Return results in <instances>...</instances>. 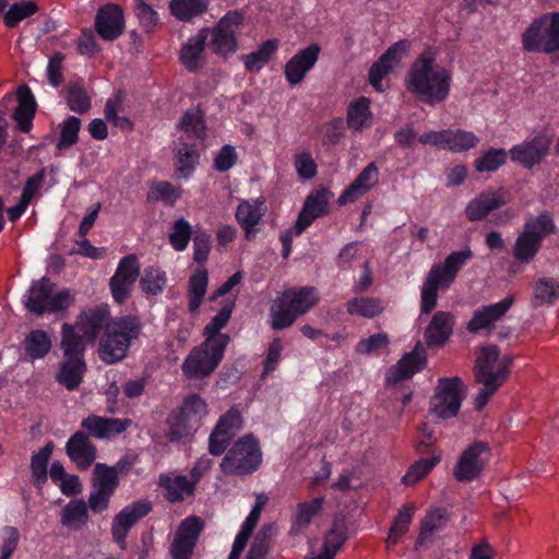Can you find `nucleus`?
I'll use <instances>...</instances> for the list:
<instances>
[{
    "mask_svg": "<svg viewBox=\"0 0 559 559\" xmlns=\"http://www.w3.org/2000/svg\"><path fill=\"white\" fill-rule=\"evenodd\" d=\"M210 5L209 0H170L169 12L180 22H192L203 15Z\"/></svg>",
    "mask_w": 559,
    "mask_h": 559,
    "instance_id": "35",
    "label": "nucleus"
},
{
    "mask_svg": "<svg viewBox=\"0 0 559 559\" xmlns=\"http://www.w3.org/2000/svg\"><path fill=\"white\" fill-rule=\"evenodd\" d=\"M323 502V497H317L310 501L298 503L292 518L290 534L298 535L302 533L309 526L311 520L320 513Z\"/></svg>",
    "mask_w": 559,
    "mask_h": 559,
    "instance_id": "34",
    "label": "nucleus"
},
{
    "mask_svg": "<svg viewBox=\"0 0 559 559\" xmlns=\"http://www.w3.org/2000/svg\"><path fill=\"white\" fill-rule=\"evenodd\" d=\"M139 275L140 263L135 254H128L119 261L117 270L109 281L111 295L117 304L121 305L129 298Z\"/></svg>",
    "mask_w": 559,
    "mask_h": 559,
    "instance_id": "12",
    "label": "nucleus"
},
{
    "mask_svg": "<svg viewBox=\"0 0 559 559\" xmlns=\"http://www.w3.org/2000/svg\"><path fill=\"white\" fill-rule=\"evenodd\" d=\"M66 452L80 469L88 468L96 460V447L83 431H76L69 438Z\"/></svg>",
    "mask_w": 559,
    "mask_h": 559,
    "instance_id": "24",
    "label": "nucleus"
},
{
    "mask_svg": "<svg viewBox=\"0 0 559 559\" xmlns=\"http://www.w3.org/2000/svg\"><path fill=\"white\" fill-rule=\"evenodd\" d=\"M508 152L504 148L490 147L475 160V168L479 173H492L506 164Z\"/></svg>",
    "mask_w": 559,
    "mask_h": 559,
    "instance_id": "51",
    "label": "nucleus"
},
{
    "mask_svg": "<svg viewBox=\"0 0 559 559\" xmlns=\"http://www.w3.org/2000/svg\"><path fill=\"white\" fill-rule=\"evenodd\" d=\"M143 331V324L135 314L111 317L100 335L98 349H129Z\"/></svg>",
    "mask_w": 559,
    "mask_h": 559,
    "instance_id": "7",
    "label": "nucleus"
},
{
    "mask_svg": "<svg viewBox=\"0 0 559 559\" xmlns=\"http://www.w3.org/2000/svg\"><path fill=\"white\" fill-rule=\"evenodd\" d=\"M53 288L55 284L47 276L33 281L23 297L25 308L37 316L67 310L74 302V297L67 288L55 294Z\"/></svg>",
    "mask_w": 559,
    "mask_h": 559,
    "instance_id": "5",
    "label": "nucleus"
},
{
    "mask_svg": "<svg viewBox=\"0 0 559 559\" xmlns=\"http://www.w3.org/2000/svg\"><path fill=\"white\" fill-rule=\"evenodd\" d=\"M346 311L350 316L372 319L383 311V306L377 297H354L346 302Z\"/></svg>",
    "mask_w": 559,
    "mask_h": 559,
    "instance_id": "42",
    "label": "nucleus"
},
{
    "mask_svg": "<svg viewBox=\"0 0 559 559\" xmlns=\"http://www.w3.org/2000/svg\"><path fill=\"white\" fill-rule=\"evenodd\" d=\"M551 144L552 138L550 135L538 133L520 144L513 145L509 155L512 162L522 165L526 169H532L549 155Z\"/></svg>",
    "mask_w": 559,
    "mask_h": 559,
    "instance_id": "10",
    "label": "nucleus"
},
{
    "mask_svg": "<svg viewBox=\"0 0 559 559\" xmlns=\"http://www.w3.org/2000/svg\"><path fill=\"white\" fill-rule=\"evenodd\" d=\"M379 181V169L374 162L368 164L338 198L340 204L353 203L366 194Z\"/></svg>",
    "mask_w": 559,
    "mask_h": 559,
    "instance_id": "26",
    "label": "nucleus"
},
{
    "mask_svg": "<svg viewBox=\"0 0 559 559\" xmlns=\"http://www.w3.org/2000/svg\"><path fill=\"white\" fill-rule=\"evenodd\" d=\"M527 227L537 236L540 237V241L551 234L557 231L556 224L551 214L547 211L540 213L537 216H531L526 219L523 230H527Z\"/></svg>",
    "mask_w": 559,
    "mask_h": 559,
    "instance_id": "54",
    "label": "nucleus"
},
{
    "mask_svg": "<svg viewBox=\"0 0 559 559\" xmlns=\"http://www.w3.org/2000/svg\"><path fill=\"white\" fill-rule=\"evenodd\" d=\"M209 283V274L205 269L198 270L189 278L188 285V309L190 312L197 311L203 302Z\"/></svg>",
    "mask_w": 559,
    "mask_h": 559,
    "instance_id": "41",
    "label": "nucleus"
},
{
    "mask_svg": "<svg viewBox=\"0 0 559 559\" xmlns=\"http://www.w3.org/2000/svg\"><path fill=\"white\" fill-rule=\"evenodd\" d=\"M167 426L168 431L166 437L169 442H178L179 440L193 435L199 429L178 411L168 416Z\"/></svg>",
    "mask_w": 559,
    "mask_h": 559,
    "instance_id": "44",
    "label": "nucleus"
},
{
    "mask_svg": "<svg viewBox=\"0 0 559 559\" xmlns=\"http://www.w3.org/2000/svg\"><path fill=\"white\" fill-rule=\"evenodd\" d=\"M110 319V310L106 304L90 308L78 317V329L83 333L86 345H94L100 338Z\"/></svg>",
    "mask_w": 559,
    "mask_h": 559,
    "instance_id": "18",
    "label": "nucleus"
},
{
    "mask_svg": "<svg viewBox=\"0 0 559 559\" xmlns=\"http://www.w3.org/2000/svg\"><path fill=\"white\" fill-rule=\"evenodd\" d=\"M81 129V119L75 116H69L60 126V138L57 142V148H68L79 141Z\"/></svg>",
    "mask_w": 559,
    "mask_h": 559,
    "instance_id": "55",
    "label": "nucleus"
},
{
    "mask_svg": "<svg viewBox=\"0 0 559 559\" xmlns=\"http://www.w3.org/2000/svg\"><path fill=\"white\" fill-rule=\"evenodd\" d=\"M534 295L539 304H552L559 297V285L552 278H540L535 285Z\"/></svg>",
    "mask_w": 559,
    "mask_h": 559,
    "instance_id": "64",
    "label": "nucleus"
},
{
    "mask_svg": "<svg viewBox=\"0 0 559 559\" xmlns=\"http://www.w3.org/2000/svg\"><path fill=\"white\" fill-rule=\"evenodd\" d=\"M152 510V504L147 500H139L126 506L118 514L115 515L111 523L112 539L120 546L126 548V538L129 531L142 518L147 515Z\"/></svg>",
    "mask_w": 559,
    "mask_h": 559,
    "instance_id": "13",
    "label": "nucleus"
},
{
    "mask_svg": "<svg viewBox=\"0 0 559 559\" xmlns=\"http://www.w3.org/2000/svg\"><path fill=\"white\" fill-rule=\"evenodd\" d=\"M320 301V294L313 286H299L285 289L270 307V322L273 330L292 326L295 321L308 313Z\"/></svg>",
    "mask_w": 559,
    "mask_h": 559,
    "instance_id": "3",
    "label": "nucleus"
},
{
    "mask_svg": "<svg viewBox=\"0 0 559 559\" xmlns=\"http://www.w3.org/2000/svg\"><path fill=\"white\" fill-rule=\"evenodd\" d=\"M207 39L209 29L207 27H202L194 36L189 37L181 45L179 61L188 72L194 73L202 67Z\"/></svg>",
    "mask_w": 559,
    "mask_h": 559,
    "instance_id": "21",
    "label": "nucleus"
},
{
    "mask_svg": "<svg viewBox=\"0 0 559 559\" xmlns=\"http://www.w3.org/2000/svg\"><path fill=\"white\" fill-rule=\"evenodd\" d=\"M16 98L17 106L12 118L21 132L28 133L33 128V119L37 109L34 94L27 85H21L16 91Z\"/></svg>",
    "mask_w": 559,
    "mask_h": 559,
    "instance_id": "27",
    "label": "nucleus"
},
{
    "mask_svg": "<svg viewBox=\"0 0 559 559\" xmlns=\"http://www.w3.org/2000/svg\"><path fill=\"white\" fill-rule=\"evenodd\" d=\"M191 238V224L183 217L176 219L169 234V243L173 249L178 252L185 251L188 248Z\"/></svg>",
    "mask_w": 559,
    "mask_h": 559,
    "instance_id": "52",
    "label": "nucleus"
},
{
    "mask_svg": "<svg viewBox=\"0 0 559 559\" xmlns=\"http://www.w3.org/2000/svg\"><path fill=\"white\" fill-rule=\"evenodd\" d=\"M440 461L439 456L421 459L413 464L403 477V483L407 486L416 484L425 477Z\"/></svg>",
    "mask_w": 559,
    "mask_h": 559,
    "instance_id": "59",
    "label": "nucleus"
},
{
    "mask_svg": "<svg viewBox=\"0 0 559 559\" xmlns=\"http://www.w3.org/2000/svg\"><path fill=\"white\" fill-rule=\"evenodd\" d=\"M522 49L528 53L559 52V12L535 17L521 35Z\"/></svg>",
    "mask_w": 559,
    "mask_h": 559,
    "instance_id": "4",
    "label": "nucleus"
},
{
    "mask_svg": "<svg viewBox=\"0 0 559 559\" xmlns=\"http://www.w3.org/2000/svg\"><path fill=\"white\" fill-rule=\"evenodd\" d=\"M129 418H107L98 415H90L82 420L81 427L87 431L88 437L108 439L120 435L131 427Z\"/></svg>",
    "mask_w": 559,
    "mask_h": 559,
    "instance_id": "20",
    "label": "nucleus"
},
{
    "mask_svg": "<svg viewBox=\"0 0 559 559\" xmlns=\"http://www.w3.org/2000/svg\"><path fill=\"white\" fill-rule=\"evenodd\" d=\"M134 13L145 33H152L160 23L159 14L144 0H134Z\"/></svg>",
    "mask_w": 559,
    "mask_h": 559,
    "instance_id": "56",
    "label": "nucleus"
},
{
    "mask_svg": "<svg viewBox=\"0 0 559 559\" xmlns=\"http://www.w3.org/2000/svg\"><path fill=\"white\" fill-rule=\"evenodd\" d=\"M278 39H267L263 41L255 51L242 56L243 64L249 72H259L267 64L272 56L277 51Z\"/></svg>",
    "mask_w": 559,
    "mask_h": 559,
    "instance_id": "38",
    "label": "nucleus"
},
{
    "mask_svg": "<svg viewBox=\"0 0 559 559\" xmlns=\"http://www.w3.org/2000/svg\"><path fill=\"white\" fill-rule=\"evenodd\" d=\"M451 81V73L437 63L436 51L427 48L411 64L404 84L418 100L436 106L449 97Z\"/></svg>",
    "mask_w": 559,
    "mask_h": 559,
    "instance_id": "1",
    "label": "nucleus"
},
{
    "mask_svg": "<svg viewBox=\"0 0 559 559\" xmlns=\"http://www.w3.org/2000/svg\"><path fill=\"white\" fill-rule=\"evenodd\" d=\"M127 466L128 464L123 460L118 461L112 467L97 463L93 473V488L114 495L119 485L118 472L123 471Z\"/></svg>",
    "mask_w": 559,
    "mask_h": 559,
    "instance_id": "32",
    "label": "nucleus"
},
{
    "mask_svg": "<svg viewBox=\"0 0 559 559\" xmlns=\"http://www.w3.org/2000/svg\"><path fill=\"white\" fill-rule=\"evenodd\" d=\"M266 206L263 200H242L236 210L235 217L245 233L248 241L255 238L260 231L259 226L263 224V216L265 215Z\"/></svg>",
    "mask_w": 559,
    "mask_h": 559,
    "instance_id": "19",
    "label": "nucleus"
},
{
    "mask_svg": "<svg viewBox=\"0 0 559 559\" xmlns=\"http://www.w3.org/2000/svg\"><path fill=\"white\" fill-rule=\"evenodd\" d=\"M504 204V198L497 192H483L467 203L465 215L469 222H478Z\"/></svg>",
    "mask_w": 559,
    "mask_h": 559,
    "instance_id": "31",
    "label": "nucleus"
},
{
    "mask_svg": "<svg viewBox=\"0 0 559 559\" xmlns=\"http://www.w3.org/2000/svg\"><path fill=\"white\" fill-rule=\"evenodd\" d=\"M427 358L425 352H407L386 374L388 382H399L413 377L425 368Z\"/></svg>",
    "mask_w": 559,
    "mask_h": 559,
    "instance_id": "30",
    "label": "nucleus"
},
{
    "mask_svg": "<svg viewBox=\"0 0 559 559\" xmlns=\"http://www.w3.org/2000/svg\"><path fill=\"white\" fill-rule=\"evenodd\" d=\"M178 412L199 428L202 419L207 415V404L198 394H190L182 401Z\"/></svg>",
    "mask_w": 559,
    "mask_h": 559,
    "instance_id": "47",
    "label": "nucleus"
},
{
    "mask_svg": "<svg viewBox=\"0 0 559 559\" xmlns=\"http://www.w3.org/2000/svg\"><path fill=\"white\" fill-rule=\"evenodd\" d=\"M167 278L164 271L159 267L150 265L143 271L140 278V286L143 292L152 295L160 294L166 285Z\"/></svg>",
    "mask_w": 559,
    "mask_h": 559,
    "instance_id": "49",
    "label": "nucleus"
},
{
    "mask_svg": "<svg viewBox=\"0 0 559 559\" xmlns=\"http://www.w3.org/2000/svg\"><path fill=\"white\" fill-rule=\"evenodd\" d=\"M62 93L64 95L67 106L71 111L79 115H85L90 111L92 107V99L82 79L68 83L63 87Z\"/></svg>",
    "mask_w": 559,
    "mask_h": 559,
    "instance_id": "33",
    "label": "nucleus"
},
{
    "mask_svg": "<svg viewBox=\"0 0 559 559\" xmlns=\"http://www.w3.org/2000/svg\"><path fill=\"white\" fill-rule=\"evenodd\" d=\"M540 237H537L528 227L516 238L513 247V257L521 263L532 261L542 247Z\"/></svg>",
    "mask_w": 559,
    "mask_h": 559,
    "instance_id": "37",
    "label": "nucleus"
},
{
    "mask_svg": "<svg viewBox=\"0 0 559 559\" xmlns=\"http://www.w3.org/2000/svg\"><path fill=\"white\" fill-rule=\"evenodd\" d=\"M242 418L237 409L224 414L209 438V451L212 455H222L230 440L241 430Z\"/></svg>",
    "mask_w": 559,
    "mask_h": 559,
    "instance_id": "15",
    "label": "nucleus"
},
{
    "mask_svg": "<svg viewBox=\"0 0 559 559\" xmlns=\"http://www.w3.org/2000/svg\"><path fill=\"white\" fill-rule=\"evenodd\" d=\"M454 317L447 311H437L427 325L424 337L428 346L445 345L453 333Z\"/></svg>",
    "mask_w": 559,
    "mask_h": 559,
    "instance_id": "28",
    "label": "nucleus"
},
{
    "mask_svg": "<svg viewBox=\"0 0 559 559\" xmlns=\"http://www.w3.org/2000/svg\"><path fill=\"white\" fill-rule=\"evenodd\" d=\"M473 257V251L468 247L463 250L453 251L444 259L442 265H433L429 272L437 276L438 280H441L444 287H449Z\"/></svg>",
    "mask_w": 559,
    "mask_h": 559,
    "instance_id": "29",
    "label": "nucleus"
},
{
    "mask_svg": "<svg viewBox=\"0 0 559 559\" xmlns=\"http://www.w3.org/2000/svg\"><path fill=\"white\" fill-rule=\"evenodd\" d=\"M38 12V5L33 1L13 3L3 15L5 26L14 28L21 21Z\"/></svg>",
    "mask_w": 559,
    "mask_h": 559,
    "instance_id": "53",
    "label": "nucleus"
},
{
    "mask_svg": "<svg viewBox=\"0 0 559 559\" xmlns=\"http://www.w3.org/2000/svg\"><path fill=\"white\" fill-rule=\"evenodd\" d=\"M243 22V16L238 11H228L223 15L213 27L209 29V47L213 53L218 57L227 58L238 49L236 37L239 26Z\"/></svg>",
    "mask_w": 559,
    "mask_h": 559,
    "instance_id": "9",
    "label": "nucleus"
},
{
    "mask_svg": "<svg viewBox=\"0 0 559 559\" xmlns=\"http://www.w3.org/2000/svg\"><path fill=\"white\" fill-rule=\"evenodd\" d=\"M347 539V526L344 519H335L331 530L326 533L322 552L334 558Z\"/></svg>",
    "mask_w": 559,
    "mask_h": 559,
    "instance_id": "45",
    "label": "nucleus"
},
{
    "mask_svg": "<svg viewBox=\"0 0 559 559\" xmlns=\"http://www.w3.org/2000/svg\"><path fill=\"white\" fill-rule=\"evenodd\" d=\"M85 370L82 352H64L56 379L66 389L72 391L82 382Z\"/></svg>",
    "mask_w": 559,
    "mask_h": 559,
    "instance_id": "25",
    "label": "nucleus"
},
{
    "mask_svg": "<svg viewBox=\"0 0 559 559\" xmlns=\"http://www.w3.org/2000/svg\"><path fill=\"white\" fill-rule=\"evenodd\" d=\"M330 197L331 192L328 189H319L307 197L302 207L308 209L312 214H318L319 218L326 213Z\"/></svg>",
    "mask_w": 559,
    "mask_h": 559,
    "instance_id": "63",
    "label": "nucleus"
},
{
    "mask_svg": "<svg viewBox=\"0 0 559 559\" xmlns=\"http://www.w3.org/2000/svg\"><path fill=\"white\" fill-rule=\"evenodd\" d=\"M95 31L99 37L107 41L118 39L126 29L124 12L119 4L106 3L96 12L94 20Z\"/></svg>",
    "mask_w": 559,
    "mask_h": 559,
    "instance_id": "14",
    "label": "nucleus"
},
{
    "mask_svg": "<svg viewBox=\"0 0 559 559\" xmlns=\"http://www.w3.org/2000/svg\"><path fill=\"white\" fill-rule=\"evenodd\" d=\"M202 528L203 521L198 516L181 522L171 544L174 559H190Z\"/></svg>",
    "mask_w": 559,
    "mask_h": 559,
    "instance_id": "17",
    "label": "nucleus"
},
{
    "mask_svg": "<svg viewBox=\"0 0 559 559\" xmlns=\"http://www.w3.org/2000/svg\"><path fill=\"white\" fill-rule=\"evenodd\" d=\"M320 51L321 47L318 44H310L286 62L284 74L289 85L295 86L304 81L308 72L314 68Z\"/></svg>",
    "mask_w": 559,
    "mask_h": 559,
    "instance_id": "16",
    "label": "nucleus"
},
{
    "mask_svg": "<svg viewBox=\"0 0 559 559\" xmlns=\"http://www.w3.org/2000/svg\"><path fill=\"white\" fill-rule=\"evenodd\" d=\"M200 155L194 144L179 143L175 150L176 171L183 178H188L199 164Z\"/></svg>",
    "mask_w": 559,
    "mask_h": 559,
    "instance_id": "40",
    "label": "nucleus"
},
{
    "mask_svg": "<svg viewBox=\"0 0 559 559\" xmlns=\"http://www.w3.org/2000/svg\"><path fill=\"white\" fill-rule=\"evenodd\" d=\"M223 358V352H190L182 364V371L189 379L210 376Z\"/></svg>",
    "mask_w": 559,
    "mask_h": 559,
    "instance_id": "22",
    "label": "nucleus"
},
{
    "mask_svg": "<svg viewBox=\"0 0 559 559\" xmlns=\"http://www.w3.org/2000/svg\"><path fill=\"white\" fill-rule=\"evenodd\" d=\"M153 199L173 206L181 198L180 189L168 181H157L151 187Z\"/></svg>",
    "mask_w": 559,
    "mask_h": 559,
    "instance_id": "61",
    "label": "nucleus"
},
{
    "mask_svg": "<svg viewBox=\"0 0 559 559\" xmlns=\"http://www.w3.org/2000/svg\"><path fill=\"white\" fill-rule=\"evenodd\" d=\"M513 304L514 297L507 296L499 302L477 309L467 323V330L472 333H476L480 330L489 329L491 324L500 320L508 312Z\"/></svg>",
    "mask_w": 559,
    "mask_h": 559,
    "instance_id": "23",
    "label": "nucleus"
},
{
    "mask_svg": "<svg viewBox=\"0 0 559 559\" xmlns=\"http://www.w3.org/2000/svg\"><path fill=\"white\" fill-rule=\"evenodd\" d=\"M88 521V509L84 500H71L61 511L60 522L71 530L82 528Z\"/></svg>",
    "mask_w": 559,
    "mask_h": 559,
    "instance_id": "39",
    "label": "nucleus"
},
{
    "mask_svg": "<svg viewBox=\"0 0 559 559\" xmlns=\"http://www.w3.org/2000/svg\"><path fill=\"white\" fill-rule=\"evenodd\" d=\"M412 47V41L408 39H400L391 45L380 57L384 63L391 64L392 70L399 67L404 57L407 56Z\"/></svg>",
    "mask_w": 559,
    "mask_h": 559,
    "instance_id": "60",
    "label": "nucleus"
},
{
    "mask_svg": "<svg viewBox=\"0 0 559 559\" xmlns=\"http://www.w3.org/2000/svg\"><path fill=\"white\" fill-rule=\"evenodd\" d=\"M512 357L507 352H483L475 360L474 379L480 385L474 403L477 409L484 408L490 397L507 382Z\"/></svg>",
    "mask_w": 559,
    "mask_h": 559,
    "instance_id": "2",
    "label": "nucleus"
},
{
    "mask_svg": "<svg viewBox=\"0 0 559 559\" xmlns=\"http://www.w3.org/2000/svg\"><path fill=\"white\" fill-rule=\"evenodd\" d=\"M159 484L167 490L169 501H180L185 496L191 495L194 490V481H190L186 476L170 477L162 475Z\"/></svg>",
    "mask_w": 559,
    "mask_h": 559,
    "instance_id": "43",
    "label": "nucleus"
},
{
    "mask_svg": "<svg viewBox=\"0 0 559 559\" xmlns=\"http://www.w3.org/2000/svg\"><path fill=\"white\" fill-rule=\"evenodd\" d=\"M441 287H444L443 282L429 272L421 287L420 310L423 313H430L437 306L438 290Z\"/></svg>",
    "mask_w": 559,
    "mask_h": 559,
    "instance_id": "50",
    "label": "nucleus"
},
{
    "mask_svg": "<svg viewBox=\"0 0 559 559\" xmlns=\"http://www.w3.org/2000/svg\"><path fill=\"white\" fill-rule=\"evenodd\" d=\"M272 532V525H265L257 533L246 559H264L270 548Z\"/></svg>",
    "mask_w": 559,
    "mask_h": 559,
    "instance_id": "58",
    "label": "nucleus"
},
{
    "mask_svg": "<svg viewBox=\"0 0 559 559\" xmlns=\"http://www.w3.org/2000/svg\"><path fill=\"white\" fill-rule=\"evenodd\" d=\"M490 451L486 443L475 442L460 455L454 466L453 475L459 481H471L484 471Z\"/></svg>",
    "mask_w": 559,
    "mask_h": 559,
    "instance_id": "11",
    "label": "nucleus"
},
{
    "mask_svg": "<svg viewBox=\"0 0 559 559\" xmlns=\"http://www.w3.org/2000/svg\"><path fill=\"white\" fill-rule=\"evenodd\" d=\"M53 450V443L48 442L36 452L31 460L32 480L38 488L47 480V465Z\"/></svg>",
    "mask_w": 559,
    "mask_h": 559,
    "instance_id": "46",
    "label": "nucleus"
},
{
    "mask_svg": "<svg viewBox=\"0 0 559 559\" xmlns=\"http://www.w3.org/2000/svg\"><path fill=\"white\" fill-rule=\"evenodd\" d=\"M467 389L461 378L439 379L436 392L430 400V413L438 418L456 416Z\"/></svg>",
    "mask_w": 559,
    "mask_h": 559,
    "instance_id": "8",
    "label": "nucleus"
},
{
    "mask_svg": "<svg viewBox=\"0 0 559 559\" xmlns=\"http://www.w3.org/2000/svg\"><path fill=\"white\" fill-rule=\"evenodd\" d=\"M414 515V508L411 506L404 507L397 515L390 528L386 539L388 545H394L399 539L408 531L409 524Z\"/></svg>",
    "mask_w": 559,
    "mask_h": 559,
    "instance_id": "57",
    "label": "nucleus"
},
{
    "mask_svg": "<svg viewBox=\"0 0 559 559\" xmlns=\"http://www.w3.org/2000/svg\"><path fill=\"white\" fill-rule=\"evenodd\" d=\"M448 133L445 150L453 153L466 152L479 143L478 136L471 131L448 129Z\"/></svg>",
    "mask_w": 559,
    "mask_h": 559,
    "instance_id": "48",
    "label": "nucleus"
},
{
    "mask_svg": "<svg viewBox=\"0 0 559 559\" xmlns=\"http://www.w3.org/2000/svg\"><path fill=\"white\" fill-rule=\"evenodd\" d=\"M372 112L370 110V100L360 96L349 103L347 107V127L353 131H361L368 128Z\"/></svg>",
    "mask_w": 559,
    "mask_h": 559,
    "instance_id": "36",
    "label": "nucleus"
},
{
    "mask_svg": "<svg viewBox=\"0 0 559 559\" xmlns=\"http://www.w3.org/2000/svg\"><path fill=\"white\" fill-rule=\"evenodd\" d=\"M234 309V302L223 306L219 311L212 318L204 329L206 341L211 342L216 334L228 323Z\"/></svg>",
    "mask_w": 559,
    "mask_h": 559,
    "instance_id": "62",
    "label": "nucleus"
},
{
    "mask_svg": "<svg viewBox=\"0 0 559 559\" xmlns=\"http://www.w3.org/2000/svg\"><path fill=\"white\" fill-rule=\"evenodd\" d=\"M262 452L259 442L250 435L236 441L221 462V469L227 475H248L259 468Z\"/></svg>",
    "mask_w": 559,
    "mask_h": 559,
    "instance_id": "6",
    "label": "nucleus"
}]
</instances>
